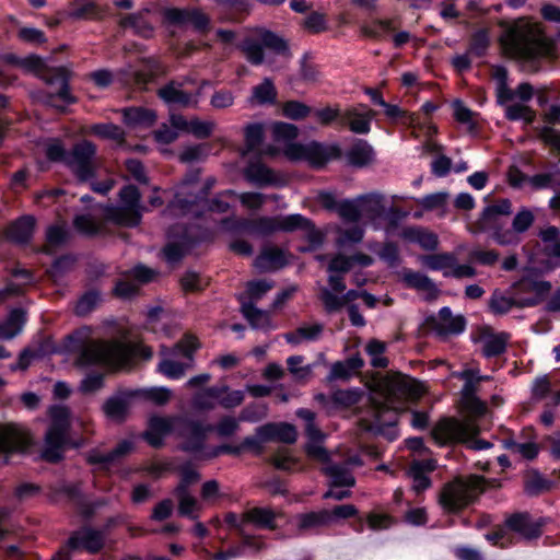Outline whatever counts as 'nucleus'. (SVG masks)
<instances>
[{
    "mask_svg": "<svg viewBox=\"0 0 560 560\" xmlns=\"http://www.w3.org/2000/svg\"><path fill=\"white\" fill-rule=\"evenodd\" d=\"M505 27L500 42L508 55L530 63L532 71L537 72V61L553 56L555 45L544 36L536 23L522 18L512 23H502Z\"/></svg>",
    "mask_w": 560,
    "mask_h": 560,
    "instance_id": "1",
    "label": "nucleus"
},
{
    "mask_svg": "<svg viewBox=\"0 0 560 560\" xmlns=\"http://www.w3.org/2000/svg\"><path fill=\"white\" fill-rule=\"evenodd\" d=\"M463 408L469 418L459 420L455 417H443L432 428L431 436L440 445L466 444L475 451L488 450L493 446L489 441L478 439L480 427L474 418L486 415L487 405L476 397L463 399Z\"/></svg>",
    "mask_w": 560,
    "mask_h": 560,
    "instance_id": "2",
    "label": "nucleus"
},
{
    "mask_svg": "<svg viewBox=\"0 0 560 560\" xmlns=\"http://www.w3.org/2000/svg\"><path fill=\"white\" fill-rule=\"evenodd\" d=\"M135 355L149 360L152 358L153 351L142 343L120 340H91L82 346L77 363L82 366L96 364L124 366Z\"/></svg>",
    "mask_w": 560,
    "mask_h": 560,
    "instance_id": "3",
    "label": "nucleus"
},
{
    "mask_svg": "<svg viewBox=\"0 0 560 560\" xmlns=\"http://www.w3.org/2000/svg\"><path fill=\"white\" fill-rule=\"evenodd\" d=\"M237 228L258 235H270L277 231L293 232L301 230L306 232L307 240L313 245L323 242V235L316 230L314 223L302 214H289L285 217H259L256 219H243L237 222Z\"/></svg>",
    "mask_w": 560,
    "mask_h": 560,
    "instance_id": "4",
    "label": "nucleus"
},
{
    "mask_svg": "<svg viewBox=\"0 0 560 560\" xmlns=\"http://www.w3.org/2000/svg\"><path fill=\"white\" fill-rule=\"evenodd\" d=\"M246 60L253 66H260L265 61V48L287 59L292 57L287 39L265 27H254L243 38L238 46Z\"/></svg>",
    "mask_w": 560,
    "mask_h": 560,
    "instance_id": "5",
    "label": "nucleus"
},
{
    "mask_svg": "<svg viewBox=\"0 0 560 560\" xmlns=\"http://www.w3.org/2000/svg\"><path fill=\"white\" fill-rule=\"evenodd\" d=\"M50 423L44 436L40 456L44 460L56 464L62 460L69 440L70 411L65 406L49 408Z\"/></svg>",
    "mask_w": 560,
    "mask_h": 560,
    "instance_id": "6",
    "label": "nucleus"
},
{
    "mask_svg": "<svg viewBox=\"0 0 560 560\" xmlns=\"http://www.w3.org/2000/svg\"><path fill=\"white\" fill-rule=\"evenodd\" d=\"M481 479L456 477L444 483L438 494V502L447 514H457L472 504L480 495Z\"/></svg>",
    "mask_w": 560,
    "mask_h": 560,
    "instance_id": "7",
    "label": "nucleus"
},
{
    "mask_svg": "<svg viewBox=\"0 0 560 560\" xmlns=\"http://www.w3.org/2000/svg\"><path fill=\"white\" fill-rule=\"evenodd\" d=\"M119 206H107L104 209V219L119 226H138L144 209L139 189L133 185L124 186L119 191Z\"/></svg>",
    "mask_w": 560,
    "mask_h": 560,
    "instance_id": "8",
    "label": "nucleus"
},
{
    "mask_svg": "<svg viewBox=\"0 0 560 560\" xmlns=\"http://www.w3.org/2000/svg\"><path fill=\"white\" fill-rule=\"evenodd\" d=\"M213 430L210 424H203L197 420H177V436L180 439L179 450L194 455L197 459H205L203 454L209 451L206 447L208 433Z\"/></svg>",
    "mask_w": 560,
    "mask_h": 560,
    "instance_id": "9",
    "label": "nucleus"
},
{
    "mask_svg": "<svg viewBox=\"0 0 560 560\" xmlns=\"http://www.w3.org/2000/svg\"><path fill=\"white\" fill-rule=\"evenodd\" d=\"M66 166L78 182L86 183L96 175V147L89 140L77 142L68 152Z\"/></svg>",
    "mask_w": 560,
    "mask_h": 560,
    "instance_id": "10",
    "label": "nucleus"
},
{
    "mask_svg": "<svg viewBox=\"0 0 560 560\" xmlns=\"http://www.w3.org/2000/svg\"><path fill=\"white\" fill-rule=\"evenodd\" d=\"M383 386V401L396 406L406 400H417L424 392L420 382L400 373L387 375L384 378Z\"/></svg>",
    "mask_w": 560,
    "mask_h": 560,
    "instance_id": "11",
    "label": "nucleus"
},
{
    "mask_svg": "<svg viewBox=\"0 0 560 560\" xmlns=\"http://www.w3.org/2000/svg\"><path fill=\"white\" fill-rule=\"evenodd\" d=\"M510 288L515 295L517 308H525L544 301L551 290V283L533 277H523Z\"/></svg>",
    "mask_w": 560,
    "mask_h": 560,
    "instance_id": "12",
    "label": "nucleus"
},
{
    "mask_svg": "<svg viewBox=\"0 0 560 560\" xmlns=\"http://www.w3.org/2000/svg\"><path fill=\"white\" fill-rule=\"evenodd\" d=\"M398 406L386 402L372 400V409L370 418L360 420V425L364 431L382 434L385 427H393L398 421Z\"/></svg>",
    "mask_w": 560,
    "mask_h": 560,
    "instance_id": "13",
    "label": "nucleus"
},
{
    "mask_svg": "<svg viewBox=\"0 0 560 560\" xmlns=\"http://www.w3.org/2000/svg\"><path fill=\"white\" fill-rule=\"evenodd\" d=\"M71 77V71L66 67H57L49 69L44 75L45 81L48 84L58 83L59 90L57 93H49L46 96V103L51 105L58 109H63L62 106H59L56 103V100H60L65 104H74L77 103V97L72 95L70 91L69 80Z\"/></svg>",
    "mask_w": 560,
    "mask_h": 560,
    "instance_id": "14",
    "label": "nucleus"
},
{
    "mask_svg": "<svg viewBox=\"0 0 560 560\" xmlns=\"http://www.w3.org/2000/svg\"><path fill=\"white\" fill-rule=\"evenodd\" d=\"M376 112L365 104H358L342 110L340 128H348L357 135H368Z\"/></svg>",
    "mask_w": 560,
    "mask_h": 560,
    "instance_id": "15",
    "label": "nucleus"
},
{
    "mask_svg": "<svg viewBox=\"0 0 560 560\" xmlns=\"http://www.w3.org/2000/svg\"><path fill=\"white\" fill-rule=\"evenodd\" d=\"M425 326L438 336L458 335L466 328V319L463 315L454 316L451 308L442 307L438 315L427 317Z\"/></svg>",
    "mask_w": 560,
    "mask_h": 560,
    "instance_id": "16",
    "label": "nucleus"
},
{
    "mask_svg": "<svg viewBox=\"0 0 560 560\" xmlns=\"http://www.w3.org/2000/svg\"><path fill=\"white\" fill-rule=\"evenodd\" d=\"M105 539L106 535L104 530L84 526L73 532L68 541L69 546L75 551L83 550L95 555L104 548Z\"/></svg>",
    "mask_w": 560,
    "mask_h": 560,
    "instance_id": "17",
    "label": "nucleus"
},
{
    "mask_svg": "<svg viewBox=\"0 0 560 560\" xmlns=\"http://www.w3.org/2000/svg\"><path fill=\"white\" fill-rule=\"evenodd\" d=\"M508 529L526 540L537 539L542 534L544 523L535 521L527 512L513 513L504 522Z\"/></svg>",
    "mask_w": 560,
    "mask_h": 560,
    "instance_id": "18",
    "label": "nucleus"
},
{
    "mask_svg": "<svg viewBox=\"0 0 560 560\" xmlns=\"http://www.w3.org/2000/svg\"><path fill=\"white\" fill-rule=\"evenodd\" d=\"M185 81L171 80L168 83L158 90V96L168 105H178L180 107H197L198 97L183 90Z\"/></svg>",
    "mask_w": 560,
    "mask_h": 560,
    "instance_id": "19",
    "label": "nucleus"
},
{
    "mask_svg": "<svg viewBox=\"0 0 560 560\" xmlns=\"http://www.w3.org/2000/svg\"><path fill=\"white\" fill-rule=\"evenodd\" d=\"M511 335L506 331L495 332L491 327L485 326L479 330V341L482 343L481 353L486 358H495L506 351Z\"/></svg>",
    "mask_w": 560,
    "mask_h": 560,
    "instance_id": "20",
    "label": "nucleus"
},
{
    "mask_svg": "<svg viewBox=\"0 0 560 560\" xmlns=\"http://www.w3.org/2000/svg\"><path fill=\"white\" fill-rule=\"evenodd\" d=\"M133 450V443L131 441L124 440L119 442L115 448L108 453H102L94 448L86 453L85 458L90 465H101L102 468L106 469L110 465L118 463Z\"/></svg>",
    "mask_w": 560,
    "mask_h": 560,
    "instance_id": "21",
    "label": "nucleus"
},
{
    "mask_svg": "<svg viewBox=\"0 0 560 560\" xmlns=\"http://www.w3.org/2000/svg\"><path fill=\"white\" fill-rule=\"evenodd\" d=\"M257 435L261 441H278L285 444H293L296 442L298 432L293 424L287 422L280 423H266L256 429Z\"/></svg>",
    "mask_w": 560,
    "mask_h": 560,
    "instance_id": "22",
    "label": "nucleus"
},
{
    "mask_svg": "<svg viewBox=\"0 0 560 560\" xmlns=\"http://www.w3.org/2000/svg\"><path fill=\"white\" fill-rule=\"evenodd\" d=\"M31 444L30 435L14 427H0V454L23 452Z\"/></svg>",
    "mask_w": 560,
    "mask_h": 560,
    "instance_id": "23",
    "label": "nucleus"
},
{
    "mask_svg": "<svg viewBox=\"0 0 560 560\" xmlns=\"http://www.w3.org/2000/svg\"><path fill=\"white\" fill-rule=\"evenodd\" d=\"M150 9L144 8L138 12L121 15L118 25L121 28H131L137 36L151 38L154 35V25L148 20Z\"/></svg>",
    "mask_w": 560,
    "mask_h": 560,
    "instance_id": "24",
    "label": "nucleus"
},
{
    "mask_svg": "<svg viewBox=\"0 0 560 560\" xmlns=\"http://www.w3.org/2000/svg\"><path fill=\"white\" fill-rule=\"evenodd\" d=\"M287 265L285 252L273 245L264 246L255 259V267L262 272L277 271Z\"/></svg>",
    "mask_w": 560,
    "mask_h": 560,
    "instance_id": "25",
    "label": "nucleus"
},
{
    "mask_svg": "<svg viewBox=\"0 0 560 560\" xmlns=\"http://www.w3.org/2000/svg\"><path fill=\"white\" fill-rule=\"evenodd\" d=\"M329 510L311 511L296 516V527L301 534L318 533L322 528L331 525Z\"/></svg>",
    "mask_w": 560,
    "mask_h": 560,
    "instance_id": "26",
    "label": "nucleus"
},
{
    "mask_svg": "<svg viewBox=\"0 0 560 560\" xmlns=\"http://www.w3.org/2000/svg\"><path fill=\"white\" fill-rule=\"evenodd\" d=\"M221 22H241L249 12L248 0H213Z\"/></svg>",
    "mask_w": 560,
    "mask_h": 560,
    "instance_id": "27",
    "label": "nucleus"
},
{
    "mask_svg": "<svg viewBox=\"0 0 560 560\" xmlns=\"http://www.w3.org/2000/svg\"><path fill=\"white\" fill-rule=\"evenodd\" d=\"M362 292L357 290H349L347 293L342 295H337L332 293L326 287L320 288L318 293V299L323 303L324 310L328 313H335L340 311L343 306L349 304L350 302L361 298Z\"/></svg>",
    "mask_w": 560,
    "mask_h": 560,
    "instance_id": "28",
    "label": "nucleus"
},
{
    "mask_svg": "<svg viewBox=\"0 0 560 560\" xmlns=\"http://www.w3.org/2000/svg\"><path fill=\"white\" fill-rule=\"evenodd\" d=\"M340 156L341 150L337 145L327 147L316 142L305 145V160L316 167H322L328 161Z\"/></svg>",
    "mask_w": 560,
    "mask_h": 560,
    "instance_id": "29",
    "label": "nucleus"
},
{
    "mask_svg": "<svg viewBox=\"0 0 560 560\" xmlns=\"http://www.w3.org/2000/svg\"><path fill=\"white\" fill-rule=\"evenodd\" d=\"M278 513L270 508H252L243 513V521L259 529L275 530Z\"/></svg>",
    "mask_w": 560,
    "mask_h": 560,
    "instance_id": "30",
    "label": "nucleus"
},
{
    "mask_svg": "<svg viewBox=\"0 0 560 560\" xmlns=\"http://www.w3.org/2000/svg\"><path fill=\"white\" fill-rule=\"evenodd\" d=\"M397 21V19H373L360 26V35L365 38L382 40L387 34L398 28Z\"/></svg>",
    "mask_w": 560,
    "mask_h": 560,
    "instance_id": "31",
    "label": "nucleus"
},
{
    "mask_svg": "<svg viewBox=\"0 0 560 560\" xmlns=\"http://www.w3.org/2000/svg\"><path fill=\"white\" fill-rule=\"evenodd\" d=\"M363 365L364 361L359 354L353 355L345 361H337L331 365L329 374L327 375V381H348L354 374L359 373Z\"/></svg>",
    "mask_w": 560,
    "mask_h": 560,
    "instance_id": "32",
    "label": "nucleus"
},
{
    "mask_svg": "<svg viewBox=\"0 0 560 560\" xmlns=\"http://www.w3.org/2000/svg\"><path fill=\"white\" fill-rule=\"evenodd\" d=\"M346 156L351 166L361 168L374 162L375 152L373 147L366 140L357 139L348 150Z\"/></svg>",
    "mask_w": 560,
    "mask_h": 560,
    "instance_id": "33",
    "label": "nucleus"
},
{
    "mask_svg": "<svg viewBox=\"0 0 560 560\" xmlns=\"http://www.w3.org/2000/svg\"><path fill=\"white\" fill-rule=\"evenodd\" d=\"M36 220L32 215H24L12 222L7 230V237L18 244H26L33 236Z\"/></svg>",
    "mask_w": 560,
    "mask_h": 560,
    "instance_id": "34",
    "label": "nucleus"
},
{
    "mask_svg": "<svg viewBox=\"0 0 560 560\" xmlns=\"http://www.w3.org/2000/svg\"><path fill=\"white\" fill-rule=\"evenodd\" d=\"M26 323V312L23 308H13L8 316L0 320V339L10 340L18 336Z\"/></svg>",
    "mask_w": 560,
    "mask_h": 560,
    "instance_id": "35",
    "label": "nucleus"
},
{
    "mask_svg": "<svg viewBox=\"0 0 560 560\" xmlns=\"http://www.w3.org/2000/svg\"><path fill=\"white\" fill-rule=\"evenodd\" d=\"M322 470L330 479V485L332 487L351 488L355 485V478L348 467V464L331 463Z\"/></svg>",
    "mask_w": 560,
    "mask_h": 560,
    "instance_id": "36",
    "label": "nucleus"
},
{
    "mask_svg": "<svg viewBox=\"0 0 560 560\" xmlns=\"http://www.w3.org/2000/svg\"><path fill=\"white\" fill-rule=\"evenodd\" d=\"M489 308L495 315H504L512 308H517L515 295L511 288L506 291L494 290L489 300Z\"/></svg>",
    "mask_w": 560,
    "mask_h": 560,
    "instance_id": "37",
    "label": "nucleus"
},
{
    "mask_svg": "<svg viewBox=\"0 0 560 560\" xmlns=\"http://www.w3.org/2000/svg\"><path fill=\"white\" fill-rule=\"evenodd\" d=\"M124 121L131 127H150L156 120L154 110L143 107H129L122 110Z\"/></svg>",
    "mask_w": 560,
    "mask_h": 560,
    "instance_id": "38",
    "label": "nucleus"
},
{
    "mask_svg": "<svg viewBox=\"0 0 560 560\" xmlns=\"http://www.w3.org/2000/svg\"><path fill=\"white\" fill-rule=\"evenodd\" d=\"M277 100V89L271 79L265 78L262 82L252 90L248 97L250 105L275 104Z\"/></svg>",
    "mask_w": 560,
    "mask_h": 560,
    "instance_id": "39",
    "label": "nucleus"
},
{
    "mask_svg": "<svg viewBox=\"0 0 560 560\" xmlns=\"http://www.w3.org/2000/svg\"><path fill=\"white\" fill-rule=\"evenodd\" d=\"M238 300L241 302V312L253 328L269 327L270 318L268 312L257 308L253 302H245L243 295H241Z\"/></svg>",
    "mask_w": 560,
    "mask_h": 560,
    "instance_id": "40",
    "label": "nucleus"
},
{
    "mask_svg": "<svg viewBox=\"0 0 560 560\" xmlns=\"http://www.w3.org/2000/svg\"><path fill=\"white\" fill-rule=\"evenodd\" d=\"M69 16L74 20H101L104 16V10L93 1L75 0Z\"/></svg>",
    "mask_w": 560,
    "mask_h": 560,
    "instance_id": "41",
    "label": "nucleus"
},
{
    "mask_svg": "<svg viewBox=\"0 0 560 560\" xmlns=\"http://www.w3.org/2000/svg\"><path fill=\"white\" fill-rule=\"evenodd\" d=\"M68 238L69 231L65 225H50L46 231V244L43 246L42 252L52 255L58 248L68 242Z\"/></svg>",
    "mask_w": 560,
    "mask_h": 560,
    "instance_id": "42",
    "label": "nucleus"
},
{
    "mask_svg": "<svg viewBox=\"0 0 560 560\" xmlns=\"http://www.w3.org/2000/svg\"><path fill=\"white\" fill-rule=\"evenodd\" d=\"M361 218L375 220L383 215L385 207L383 205V196L378 194H369L359 198Z\"/></svg>",
    "mask_w": 560,
    "mask_h": 560,
    "instance_id": "43",
    "label": "nucleus"
},
{
    "mask_svg": "<svg viewBox=\"0 0 560 560\" xmlns=\"http://www.w3.org/2000/svg\"><path fill=\"white\" fill-rule=\"evenodd\" d=\"M434 466L430 462H415L409 469L412 478V489L416 492H422L431 486L430 478L425 475V470L431 471Z\"/></svg>",
    "mask_w": 560,
    "mask_h": 560,
    "instance_id": "44",
    "label": "nucleus"
},
{
    "mask_svg": "<svg viewBox=\"0 0 560 560\" xmlns=\"http://www.w3.org/2000/svg\"><path fill=\"white\" fill-rule=\"evenodd\" d=\"M162 73H164L162 63L154 58H149L143 60V69L133 73V80L138 86L142 88Z\"/></svg>",
    "mask_w": 560,
    "mask_h": 560,
    "instance_id": "45",
    "label": "nucleus"
},
{
    "mask_svg": "<svg viewBox=\"0 0 560 560\" xmlns=\"http://www.w3.org/2000/svg\"><path fill=\"white\" fill-rule=\"evenodd\" d=\"M405 279L411 288L425 292L427 300L432 301L439 296V289L428 276L420 272H409L406 275Z\"/></svg>",
    "mask_w": 560,
    "mask_h": 560,
    "instance_id": "46",
    "label": "nucleus"
},
{
    "mask_svg": "<svg viewBox=\"0 0 560 560\" xmlns=\"http://www.w3.org/2000/svg\"><path fill=\"white\" fill-rule=\"evenodd\" d=\"M129 409V399L122 396L109 397L103 405V411L113 420L124 421Z\"/></svg>",
    "mask_w": 560,
    "mask_h": 560,
    "instance_id": "47",
    "label": "nucleus"
},
{
    "mask_svg": "<svg viewBox=\"0 0 560 560\" xmlns=\"http://www.w3.org/2000/svg\"><path fill=\"white\" fill-rule=\"evenodd\" d=\"M245 177L258 186L269 185L275 182L272 171L259 162H252L245 170Z\"/></svg>",
    "mask_w": 560,
    "mask_h": 560,
    "instance_id": "48",
    "label": "nucleus"
},
{
    "mask_svg": "<svg viewBox=\"0 0 560 560\" xmlns=\"http://www.w3.org/2000/svg\"><path fill=\"white\" fill-rule=\"evenodd\" d=\"M324 330L323 324H314L312 326L299 327L295 331L285 334V340L289 343L298 345L302 340H316Z\"/></svg>",
    "mask_w": 560,
    "mask_h": 560,
    "instance_id": "49",
    "label": "nucleus"
},
{
    "mask_svg": "<svg viewBox=\"0 0 560 560\" xmlns=\"http://www.w3.org/2000/svg\"><path fill=\"white\" fill-rule=\"evenodd\" d=\"M404 235L427 250L435 249L439 244L438 236L434 233L420 228L408 229L404 232Z\"/></svg>",
    "mask_w": 560,
    "mask_h": 560,
    "instance_id": "50",
    "label": "nucleus"
},
{
    "mask_svg": "<svg viewBox=\"0 0 560 560\" xmlns=\"http://www.w3.org/2000/svg\"><path fill=\"white\" fill-rule=\"evenodd\" d=\"M296 416L305 421V434L308 438V442H322L325 435L315 424V412L310 409L301 408L296 410Z\"/></svg>",
    "mask_w": 560,
    "mask_h": 560,
    "instance_id": "51",
    "label": "nucleus"
},
{
    "mask_svg": "<svg viewBox=\"0 0 560 560\" xmlns=\"http://www.w3.org/2000/svg\"><path fill=\"white\" fill-rule=\"evenodd\" d=\"M552 482L537 470L529 472L525 479V491L529 495H539L551 489Z\"/></svg>",
    "mask_w": 560,
    "mask_h": 560,
    "instance_id": "52",
    "label": "nucleus"
},
{
    "mask_svg": "<svg viewBox=\"0 0 560 560\" xmlns=\"http://www.w3.org/2000/svg\"><path fill=\"white\" fill-rule=\"evenodd\" d=\"M100 302L101 293L95 289L90 290L78 300L74 312L78 316H86L96 308Z\"/></svg>",
    "mask_w": 560,
    "mask_h": 560,
    "instance_id": "53",
    "label": "nucleus"
},
{
    "mask_svg": "<svg viewBox=\"0 0 560 560\" xmlns=\"http://www.w3.org/2000/svg\"><path fill=\"white\" fill-rule=\"evenodd\" d=\"M455 255L451 253L433 254L424 257L425 266L431 270L450 271L456 262Z\"/></svg>",
    "mask_w": 560,
    "mask_h": 560,
    "instance_id": "54",
    "label": "nucleus"
},
{
    "mask_svg": "<svg viewBox=\"0 0 560 560\" xmlns=\"http://www.w3.org/2000/svg\"><path fill=\"white\" fill-rule=\"evenodd\" d=\"M504 446L513 453L522 455L525 459L532 460L537 457L539 447L534 442L518 443L514 439H505Z\"/></svg>",
    "mask_w": 560,
    "mask_h": 560,
    "instance_id": "55",
    "label": "nucleus"
},
{
    "mask_svg": "<svg viewBox=\"0 0 560 560\" xmlns=\"http://www.w3.org/2000/svg\"><path fill=\"white\" fill-rule=\"evenodd\" d=\"M505 117L512 121L523 119L526 124H532L536 118V113L526 105L511 104L505 107Z\"/></svg>",
    "mask_w": 560,
    "mask_h": 560,
    "instance_id": "56",
    "label": "nucleus"
},
{
    "mask_svg": "<svg viewBox=\"0 0 560 560\" xmlns=\"http://www.w3.org/2000/svg\"><path fill=\"white\" fill-rule=\"evenodd\" d=\"M337 212L347 222L355 223L361 219L359 199L357 201L342 200L338 203Z\"/></svg>",
    "mask_w": 560,
    "mask_h": 560,
    "instance_id": "57",
    "label": "nucleus"
},
{
    "mask_svg": "<svg viewBox=\"0 0 560 560\" xmlns=\"http://www.w3.org/2000/svg\"><path fill=\"white\" fill-rule=\"evenodd\" d=\"M75 259L70 255H63L57 258L51 267L48 269L49 277L57 282L60 278H62L68 271H70L74 265Z\"/></svg>",
    "mask_w": 560,
    "mask_h": 560,
    "instance_id": "58",
    "label": "nucleus"
},
{
    "mask_svg": "<svg viewBox=\"0 0 560 560\" xmlns=\"http://www.w3.org/2000/svg\"><path fill=\"white\" fill-rule=\"evenodd\" d=\"M272 288H273L272 281H267V280L249 281L246 285V294L248 296V302H253L255 304ZM245 302H247V300H245Z\"/></svg>",
    "mask_w": 560,
    "mask_h": 560,
    "instance_id": "59",
    "label": "nucleus"
},
{
    "mask_svg": "<svg viewBox=\"0 0 560 560\" xmlns=\"http://www.w3.org/2000/svg\"><path fill=\"white\" fill-rule=\"evenodd\" d=\"M282 110L285 117L299 120L307 117L311 114L312 108L299 101H288L283 104Z\"/></svg>",
    "mask_w": 560,
    "mask_h": 560,
    "instance_id": "60",
    "label": "nucleus"
},
{
    "mask_svg": "<svg viewBox=\"0 0 560 560\" xmlns=\"http://www.w3.org/2000/svg\"><path fill=\"white\" fill-rule=\"evenodd\" d=\"M93 132L102 138L112 139L117 142H122L125 140L124 130L114 124H98L93 126Z\"/></svg>",
    "mask_w": 560,
    "mask_h": 560,
    "instance_id": "61",
    "label": "nucleus"
},
{
    "mask_svg": "<svg viewBox=\"0 0 560 560\" xmlns=\"http://www.w3.org/2000/svg\"><path fill=\"white\" fill-rule=\"evenodd\" d=\"M264 138V129L260 124H249L245 127V143L247 151L256 150Z\"/></svg>",
    "mask_w": 560,
    "mask_h": 560,
    "instance_id": "62",
    "label": "nucleus"
},
{
    "mask_svg": "<svg viewBox=\"0 0 560 560\" xmlns=\"http://www.w3.org/2000/svg\"><path fill=\"white\" fill-rule=\"evenodd\" d=\"M188 364L165 359L160 362L159 371L168 378L178 380L184 376Z\"/></svg>",
    "mask_w": 560,
    "mask_h": 560,
    "instance_id": "63",
    "label": "nucleus"
},
{
    "mask_svg": "<svg viewBox=\"0 0 560 560\" xmlns=\"http://www.w3.org/2000/svg\"><path fill=\"white\" fill-rule=\"evenodd\" d=\"M535 221V215L532 210L522 208L514 217L512 221V228L518 233H525Z\"/></svg>",
    "mask_w": 560,
    "mask_h": 560,
    "instance_id": "64",
    "label": "nucleus"
}]
</instances>
